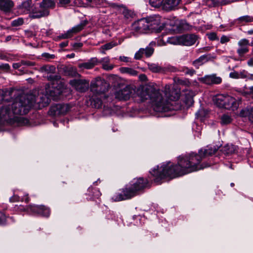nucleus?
<instances>
[{"label":"nucleus","mask_w":253,"mask_h":253,"mask_svg":"<svg viewBox=\"0 0 253 253\" xmlns=\"http://www.w3.org/2000/svg\"><path fill=\"white\" fill-rule=\"evenodd\" d=\"M203 159V156L199 152L198 154L191 153L188 155L179 157L176 165L170 162L164 163L160 167L158 166L150 172L156 182L166 178L172 179L210 167V165L207 163H201Z\"/></svg>","instance_id":"f257e3e1"},{"label":"nucleus","mask_w":253,"mask_h":253,"mask_svg":"<svg viewBox=\"0 0 253 253\" xmlns=\"http://www.w3.org/2000/svg\"><path fill=\"white\" fill-rule=\"evenodd\" d=\"M164 92L166 97L172 102L165 101L160 90L153 85H147L139 89L137 94L142 101L149 100L154 110L157 112L178 110L182 108V105L177 101L180 96V90L177 85L167 84Z\"/></svg>","instance_id":"f03ea898"},{"label":"nucleus","mask_w":253,"mask_h":253,"mask_svg":"<svg viewBox=\"0 0 253 253\" xmlns=\"http://www.w3.org/2000/svg\"><path fill=\"white\" fill-rule=\"evenodd\" d=\"M165 23H161L159 16H150L138 20L134 22L131 26L132 30L136 32H142L149 30L151 32H161L165 29Z\"/></svg>","instance_id":"7ed1b4c3"},{"label":"nucleus","mask_w":253,"mask_h":253,"mask_svg":"<svg viewBox=\"0 0 253 253\" xmlns=\"http://www.w3.org/2000/svg\"><path fill=\"white\" fill-rule=\"evenodd\" d=\"M214 103L220 108L235 110L238 109L241 100H237L234 97L224 94H218L213 99Z\"/></svg>","instance_id":"20e7f679"},{"label":"nucleus","mask_w":253,"mask_h":253,"mask_svg":"<svg viewBox=\"0 0 253 253\" xmlns=\"http://www.w3.org/2000/svg\"><path fill=\"white\" fill-rule=\"evenodd\" d=\"M126 185L133 197L136 195L138 192L150 186L149 180L143 177L135 178Z\"/></svg>","instance_id":"39448f33"},{"label":"nucleus","mask_w":253,"mask_h":253,"mask_svg":"<svg viewBox=\"0 0 253 253\" xmlns=\"http://www.w3.org/2000/svg\"><path fill=\"white\" fill-rule=\"evenodd\" d=\"M24 211L30 214L44 217H48L50 213L49 209L44 205H29L24 209Z\"/></svg>","instance_id":"423d86ee"},{"label":"nucleus","mask_w":253,"mask_h":253,"mask_svg":"<svg viewBox=\"0 0 253 253\" xmlns=\"http://www.w3.org/2000/svg\"><path fill=\"white\" fill-rule=\"evenodd\" d=\"M133 197L127 185L124 188L119 190L112 196V200L114 202H119L121 201L129 199Z\"/></svg>","instance_id":"0eeeda50"},{"label":"nucleus","mask_w":253,"mask_h":253,"mask_svg":"<svg viewBox=\"0 0 253 253\" xmlns=\"http://www.w3.org/2000/svg\"><path fill=\"white\" fill-rule=\"evenodd\" d=\"M166 24L165 29L167 28L166 30H169V32H184L185 31L193 30V27L184 20L177 21L171 29H169L167 27L169 26L168 24L166 23Z\"/></svg>","instance_id":"6e6552de"},{"label":"nucleus","mask_w":253,"mask_h":253,"mask_svg":"<svg viewBox=\"0 0 253 253\" xmlns=\"http://www.w3.org/2000/svg\"><path fill=\"white\" fill-rule=\"evenodd\" d=\"M132 91V88L129 85H127L115 92V98L120 100H127L130 97Z\"/></svg>","instance_id":"1a4fd4ad"},{"label":"nucleus","mask_w":253,"mask_h":253,"mask_svg":"<svg viewBox=\"0 0 253 253\" xmlns=\"http://www.w3.org/2000/svg\"><path fill=\"white\" fill-rule=\"evenodd\" d=\"M199 80L204 84L208 85L218 84L222 82V79L216 76L215 74L207 75L201 78Z\"/></svg>","instance_id":"9d476101"},{"label":"nucleus","mask_w":253,"mask_h":253,"mask_svg":"<svg viewBox=\"0 0 253 253\" xmlns=\"http://www.w3.org/2000/svg\"><path fill=\"white\" fill-rule=\"evenodd\" d=\"M70 83L74 86L77 90L82 92L85 91L89 85V82L83 80H73L70 81Z\"/></svg>","instance_id":"9b49d317"},{"label":"nucleus","mask_w":253,"mask_h":253,"mask_svg":"<svg viewBox=\"0 0 253 253\" xmlns=\"http://www.w3.org/2000/svg\"><path fill=\"white\" fill-rule=\"evenodd\" d=\"M180 45L190 46L194 44L196 41V36L194 34H184L179 36Z\"/></svg>","instance_id":"f8f14e48"},{"label":"nucleus","mask_w":253,"mask_h":253,"mask_svg":"<svg viewBox=\"0 0 253 253\" xmlns=\"http://www.w3.org/2000/svg\"><path fill=\"white\" fill-rule=\"evenodd\" d=\"M54 2L51 0H43L40 4V6L41 8H43L45 9L41 13L40 15H36L35 17H39L48 15L49 14V11L46 9V8L49 7L53 8L54 7Z\"/></svg>","instance_id":"ddd939ff"},{"label":"nucleus","mask_w":253,"mask_h":253,"mask_svg":"<svg viewBox=\"0 0 253 253\" xmlns=\"http://www.w3.org/2000/svg\"><path fill=\"white\" fill-rule=\"evenodd\" d=\"M181 0H165L163 7L166 11H171L177 8Z\"/></svg>","instance_id":"4468645a"},{"label":"nucleus","mask_w":253,"mask_h":253,"mask_svg":"<svg viewBox=\"0 0 253 253\" xmlns=\"http://www.w3.org/2000/svg\"><path fill=\"white\" fill-rule=\"evenodd\" d=\"M86 194L88 196V199L90 200H94L96 199H98L101 196V193L97 188L91 186L88 188Z\"/></svg>","instance_id":"2eb2a0df"},{"label":"nucleus","mask_w":253,"mask_h":253,"mask_svg":"<svg viewBox=\"0 0 253 253\" xmlns=\"http://www.w3.org/2000/svg\"><path fill=\"white\" fill-rule=\"evenodd\" d=\"M217 149L215 146H207L205 149H201L199 151L200 155H202L204 159L208 156H211L215 153Z\"/></svg>","instance_id":"dca6fc26"},{"label":"nucleus","mask_w":253,"mask_h":253,"mask_svg":"<svg viewBox=\"0 0 253 253\" xmlns=\"http://www.w3.org/2000/svg\"><path fill=\"white\" fill-rule=\"evenodd\" d=\"M220 151L225 155L229 156L236 153L237 147L232 144H228L222 147Z\"/></svg>","instance_id":"f3484780"},{"label":"nucleus","mask_w":253,"mask_h":253,"mask_svg":"<svg viewBox=\"0 0 253 253\" xmlns=\"http://www.w3.org/2000/svg\"><path fill=\"white\" fill-rule=\"evenodd\" d=\"M13 6V2L11 0H0V9L4 12H9Z\"/></svg>","instance_id":"a211bd4d"},{"label":"nucleus","mask_w":253,"mask_h":253,"mask_svg":"<svg viewBox=\"0 0 253 253\" xmlns=\"http://www.w3.org/2000/svg\"><path fill=\"white\" fill-rule=\"evenodd\" d=\"M204 3L209 7H215L219 5H224L228 3L227 0H204Z\"/></svg>","instance_id":"6ab92c4d"},{"label":"nucleus","mask_w":253,"mask_h":253,"mask_svg":"<svg viewBox=\"0 0 253 253\" xmlns=\"http://www.w3.org/2000/svg\"><path fill=\"white\" fill-rule=\"evenodd\" d=\"M195 95V93L192 90H187L185 93L184 102L187 107H189L193 104V97Z\"/></svg>","instance_id":"aec40b11"},{"label":"nucleus","mask_w":253,"mask_h":253,"mask_svg":"<svg viewBox=\"0 0 253 253\" xmlns=\"http://www.w3.org/2000/svg\"><path fill=\"white\" fill-rule=\"evenodd\" d=\"M12 89H0V100L9 101L12 98Z\"/></svg>","instance_id":"412c9836"},{"label":"nucleus","mask_w":253,"mask_h":253,"mask_svg":"<svg viewBox=\"0 0 253 253\" xmlns=\"http://www.w3.org/2000/svg\"><path fill=\"white\" fill-rule=\"evenodd\" d=\"M97 63V59L91 58L88 62L79 64L78 67L81 69H90L93 68Z\"/></svg>","instance_id":"4be33fe9"},{"label":"nucleus","mask_w":253,"mask_h":253,"mask_svg":"<svg viewBox=\"0 0 253 253\" xmlns=\"http://www.w3.org/2000/svg\"><path fill=\"white\" fill-rule=\"evenodd\" d=\"M211 59V56L210 55H203L201 56L199 58L194 60L192 64L196 68H199V67L203 65L205 62L208 61Z\"/></svg>","instance_id":"5701e85b"},{"label":"nucleus","mask_w":253,"mask_h":253,"mask_svg":"<svg viewBox=\"0 0 253 253\" xmlns=\"http://www.w3.org/2000/svg\"><path fill=\"white\" fill-rule=\"evenodd\" d=\"M240 114L243 117H247L249 121L253 123V106L242 110Z\"/></svg>","instance_id":"b1692460"},{"label":"nucleus","mask_w":253,"mask_h":253,"mask_svg":"<svg viewBox=\"0 0 253 253\" xmlns=\"http://www.w3.org/2000/svg\"><path fill=\"white\" fill-rule=\"evenodd\" d=\"M103 83V82L101 80H97L95 83H91V89L98 93H103L105 91V89H102V87H100Z\"/></svg>","instance_id":"393cba45"},{"label":"nucleus","mask_w":253,"mask_h":253,"mask_svg":"<svg viewBox=\"0 0 253 253\" xmlns=\"http://www.w3.org/2000/svg\"><path fill=\"white\" fill-rule=\"evenodd\" d=\"M60 107L59 104H56L51 106L48 112L49 116L52 117H57L60 116V112L59 110Z\"/></svg>","instance_id":"a878e982"},{"label":"nucleus","mask_w":253,"mask_h":253,"mask_svg":"<svg viewBox=\"0 0 253 253\" xmlns=\"http://www.w3.org/2000/svg\"><path fill=\"white\" fill-rule=\"evenodd\" d=\"M88 23V21L83 20L79 24L73 27L72 29L68 30L67 32H80L84 29V27Z\"/></svg>","instance_id":"bb28decb"},{"label":"nucleus","mask_w":253,"mask_h":253,"mask_svg":"<svg viewBox=\"0 0 253 253\" xmlns=\"http://www.w3.org/2000/svg\"><path fill=\"white\" fill-rule=\"evenodd\" d=\"M59 110L61 115H64L69 112L72 108L71 105L69 104H59Z\"/></svg>","instance_id":"cd10ccee"},{"label":"nucleus","mask_w":253,"mask_h":253,"mask_svg":"<svg viewBox=\"0 0 253 253\" xmlns=\"http://www.w3.org/2000/svg\"><path fill=\"white\" fill-rule=\"evenodd\" d=\"M90 101L92 106L94 108H99L102 106V101L101 99L96 96H93Z\"/></svg>","instance_id":"c85d7f7f"},{"label":"nucleus","mask_w":253,"mask_h":253,"mask_svg":"<svg viewBox=\"0 0 253 253\" xmlns=\"http://www.w3.org/2000/svg\"><path fill=\"white\" fill-rule=\"evenodd\" d=\"M147 66L149 70L154 73H159L163 71V68L158 64L148 63Z\"/></svg>","instance_id":"c756f323"},{"label":"nucleus","mask_w":253,"mask_h":253,"mask_svg":"<svg viewBox=\"0 0 253 253\" xmlns=\"http://www.w3.org/2000/svg\"><path fill=\"white\" fill-rule=\"evenodd\" d=\"M123 14L124 18L128 21H130L135 16V13L133 11L128 10L126 7L124 8L123 11Z\"/></svg>","instance_id":"7c9ffc66"},{"label":"nucleus","mask_w":253,"mask_h":253,"mask_svg":"<svg viewBox=\"0 0 253 253\" xmlns=\"http://www.w3.org/2000/svg\"><path fill=\"white\" fill-rule=\"evenodd\" d=\"M56 68L53 65H44L41 68V71L42 72H45L47 74L54 73L55 72Z\"/></svg>","instance_id":"2f4dec72"},{"label":"nucleus","mask_w":253,"mask_h":253,"mask_svg":"<svg viewBox=\"0 0 253 253\" xmlns=\"http://www.w3.org/2000/svg\"><path fill=\"white\" fill-rule=\"evenodd\" d=\"M120 71L122 73L127 74L131 76H136L138 72L134 69L129 67H122Z\"/></svg>","instance_id":"473e14b6"},{"label":"nucleus","mask_w":253,"mask_h":253,"mask_svg":"<svg viewBox=\"0 0 253 253\" xmlns=\"http://www.w3.org/2000/svg\"><path fill=\"white\" fill-rule=\"evenodd\" d=\"M13 121L17 122L19 126H26L28 125L29 123V121L24 117H13L12 122Z\"/></svg>","instance_id":"72a5a7b5"},{"label":"nucleus","mask_w":253,"mask_h":253,"mask_svg":"<svg viewBox=\"0 0 253 253\" xmlns=\"http://www.w3.org/2000/svg\"><path fill=\"white\" fill-rule=\"evenodd\" d=\"M64 73L66 75L71 76V77H75L77 74L76 69L73 67H66L64 70Z\"/></svg>","instance_id":"f704fd0d"},{"label":"nucleus","mask_w":253,"mask_h":253,"mask_svg":"<svg viewBox=\"0 0 253 253\" xmlns=\"http://www.w3.org/2000/svg\"><path fill=\"white\" fill-rule=\"evenodd\" d=\"M167 42L170 44L180 45L179 36L169 37L167 39Z\"/></svg>","instance_id":"c9c22d12"},{"label":"nucleus","mask_w":253,"mask_h":253,"mask_svg":"<svg viewBox=\"0 0 253 253\" xmlns=\"http://www.w3.org/2000/svg\"><path fill=\"white\" fill-rule=\"evenodd\" d=\"M232 122L231 116L227 114H224L221 117V124L225 125L230 124Z\"/></svg>","instance_id":"e433bc0d"},{"label":"nucleus","mask_w":253,"mask_h":253,"mask_svg":"<svg viewBox=\"0 0 253 253\" xmlns=\"http://www.w3.org/2000/svg\"><path fill=\"white\" fill-rule=\"evenodd\" d=\"M239 48L237 49V53L240 56H243L249 51L248 46H239Z\"/></svg>","instance_id":"4c0bfd02"},{"label":"nucleus","mask_w":253,"mask_h":253,"mask_svg":"<svg viewBox=\"0 0 253 253\" xmlns=\"http://www.w3.org/2000/svg\"><path fill=\"white\" fill-rule=\"evenodd\" d=\"M47 80L51 82H54L56 81H58L60 80L61 77L59 75L56 74H50L49 75L47 76Z\"/></svg>","instance_id":"58836bf2"},{"label":"nucleus","mask_w":253,"mask_h":253,"mask_svg":"<svg viewBox=\"0 0 253 253\" xmlns=\"http://www.w3.org/2000/svg\"><path fill=\"white\" fill-rule=\"evenodd\" d=\"M163 1L164 0H149V3L153 7H159Z\"/></svg>","instance_id":"ea45409f"},{"label":"nucleus","mask_w":253,"mask_h":253,"mask_svg":"<svg viewBox=\"0 0 253 253\" xmlns=\"http://www.w3.org/2000/svg\"><path fill=\"white\" fill-rule=\"evenodd\" d=\"M72 33H65L64 34H62L61 35L57 36L55 38V40L56 41L60 40L61 39H65L71 38L72 36Z\"/></svg>","instance_id":"a19ab883"},{"label":"nucleus","mask_w":253,"mask_h":253,"mask_svg":"<svg viewBox=\"0 0 253 253\" xmlns=\"http://www.w3.org/2000/svg\"><path fill=\"white\" fill-rule=\"evenodd\" d=\"M241 22H250L253 21V17L248 15L243 16L239 18Z\"/></svg>","instance_id":"79ce46f5"},{"label":"nucleus","mask_w":253,"mask_h":253,"mask_svg":"<svg viewBox=\"0 0 253 253\" xmlns=\"http://www.w3.org/2000/svg\"><path fill=\"white\" fill-rule=\"evenodd\" d=\"M116 45V44L114 42H110L107 43L101 46V48L103 50H109Z\"/></svg>","instance_id":"37998d69"},{"label":"nucleus","mask_w":253,"mask_h":253,"mask_svg":"<svg viewBox=\"0 0 253 253\" xmlns=\"http://www.w3.org/2000/svg\"><path fill=\"white\" fill-rule=\"evenodd\" d=\"M154 52V48L150 47H147L145 49H144V53L145 56L147 57H150Z\"/></svg>","instance_id":"c03bdc74"},{"label":"nucleus","mask_w":253,"mask_h":253,"mask_svg":"<svg viewBox=\"0 0 253 253\" xmlns=\"http://www.w3.org/2000/svg\"><path fill=\"white\" fill-rule=\"evenodd\" d=\"M144 53V49L140 48L134 55V58L136 60H139L142 57Z\"/></svg>","instance_id":"a18cd8bd"},{"label":"nucleus","mask_w":253,"mask_h":253,"mask_svg":"<svg viewBox=\"0 0 253 253\" xmlns=\"http://www.w3.org/2000/svg\"><path fill=\"white\" fill-rule=\"evenodd\" d=\"M23 23V19L21 18H19L16 20H14L11 22V25L13 26H18L21 25Z\"/></svg>","instance_id":"49530a36"},{"label":"nucleus","mask_w":253,"mask_h":253,"mask_svg":"<svg viewBox=\"0 0 253 253\" xmlns=\"http://www.w3.org/2000/svg\"><path fill=\"white\" fill-rule=\"evenodd\" d=\"M238 45L239 46H248L249 45H250V43H249V41L248 40L246 39H243L241 40L238 42Z\"/></svg>","instance_id":"de8ad7c7"},{"label":"nucleus","mask_w":253,"mask_h":253,"mask_svg":"<svg viewBox=\"0 0 253 253\" xmlns=\"http://www.w3.org/2000/svg\"><path fill=\"white\" fill-rule=\"evenodd\" d=\"M207 36L211 41L218 40L216 33H208Z\"/></svg>","instance_id":"09e8293b"},{"label":"nucleus","mask_w":253,"mask_h":253,"mask_svg":"<svg viewBox=\"0 0 253 253\" xmlns=\"http://www.w3.org/2000/svg\"><path fill=\"white\" fill-rule=\"evenodd\" d=\"M10 67L7 63L1 64L0 65V70L7 72L10 70Z\"/></svg>","instance_id":"8fccbe9b"},{"label":"nucleus","mask_w":253,"mask_h":253,"mask_svg":"<svg viewBox=\"0 0 253 253\" xmlns=\"http://www.w3.org/2000/svg\"><path fill=\"white\" fill-rule=\"evenodd\" d=\"M20 201H21V199L20 198V197L19 196L15 195L14 194L13 195V196L9 198V201L10 202H19Z\"/></svg>","instance_id":"3c124183"},{"label":"nucleus","mask_w":253,"mask_h":253,"mask_svg":"<svg viewBox=\"0 0 253 253\" xmlns=\"http://www.w3.org/2000/svg\"><path fill=\"white\" fill-rule=\"evenodd\" d=\"M21 62L22 66H33L35 65L34 62L30 61L21 60Z\"/></svg>","instance_id":"603ef678"},{"label":"nucleus","mask_w":253,"mask_h":253,"mask_svg":"<svg viewBox=\"0 0 253 253\" xmlns=\"http://www.w3.org/2000/svg\"><path fill=\"white\" fill-rule=\"evenodd\" d=\"M6 218V217L5 214L0 211V224H4L5 222Z\"/></svg>","instance_id":"864d4df0"},{"label":"nucleus","mask_w":253,"mask_h":253,"mask_svg":"<svg viewBox=\"0 0 253 253\" xmlns=\"http://www.w3.org/2000/svg\"><path fill=\"white\" fill-rule=\"evenodd\" d=\"M239 79H245L248 77V72L245 70H243L239 73Z\"/></svg>","instance_id":"5fc2aeb1"},{"label":"nucleus","mask_w":253,"mask_h":253,"mask_svg":"<svg viewBox=\"0 0 253 253\" xmlns=\"http://www.w3.org/2000/svg\"><path fill=\"white\" fill-rule=\"evenodd\" d=\"M229 40H230V38L229 37L223 35L221 37L220 42L221 43H226V42H229Z\"/></svg>","instance_id":"6e6d98bb"},{"label":"nucleus","mask_w":253,"mask_h":253,"mask_svg":"<svg viewBox=\"0 0 253 253\" xmlns=\"http://www.w3.org/2000/svg\"><path fill=\"white\" fill-rule=\"evenodd\" d=\"M195 72H196L194 69H189L187 68L186 69L185 71V74L189 75L190 76H192L193 75H194L195 73Z\"/></svg>","instance_id":"4d7b16f0"},{"label":"nucleus","mask_w":253,"mask_h":253,"mask_svg":"<svg viewBox=\"0 0 253 253\" xmlns=\"http://www.w3.org/2000/svg\"><path fill=\"white\" fill-rule=\"evenodd\" d=\"M239 72H233L230 73V77L234 79H239Z\"/></svg>","instance_id":"13d9d810"},{"label":"nucleus","mask_w":253,"mask_h":253,"mask_svg":"<svg viewBox=\"0 0 253 253\" xmlns=\"http://www.w3.org/2000/svg\"><path fill=\"white\" fill-rule=\"evenodd\" d=\"M102 68L105 70H111L113 68V66L112 65L103 64L102 65Z\"/></svg>","instance_id":"bf43d9fd"},{"label":"nucleus","mask_w":253,"mask_h":253,"mask_svg":"<svg viewBox=\"0 0 253 253\" xmlns=\"http://www.w3.org/2000/svg\"><path fill=\"white\" fill-rule=\"evenodd\" d=\"M22 66V65L21 61L18 63H14L13 64V65H12L13 68L14 69H18L20 68Z\"/></svg>","instance_id":"052dcab7"},{"label":"nucleus","mask_w":253,"mask_h":253,"mask_svg":"<svg viewBox=\"0 0 253 253\" xmlns=\"http://www.w3.org/2000/svg\"><path fill=\"white\" fill-rule=\"evenodd\" d=\"M139 78L142 81H146L147 80V76L145 74L140 75Z\"/></svg>","instance_id":"680f3d73"},{"label":"nucleus","mask_w":253,"mask_h":253,"mask_svg":"<svg viewBox=\"0 0 253 253\" xmlns=\"http://www.w3.org/2000/svg\"><path fill=\"white\" fill-rule=\"evenodd\" d=\"M24 197H25V198H21V201H24L26 203H29V201H30V198L28 197V194H26L24 196Z\"/></svg>","instance_id":"e2e57ef3"},{"label":"nucleus","mask_w":253,"mask_h":253,"mask_svg":"<svg viewBox=\"0 0 253 253\" xmlns=\"http://www.w3.org/2000/svg\"><path fill=\"white\" fill-rule=\"evenodd\" d=\"M120 59L121 61L127 62L129 61V58L126 56H120Z\"/></svg>","instance_id":"0e129e2a"},{"label":"nucleus","mask_w":253,"mask_h":253,"mask_svg":"<svg viewBox=\"0 0 253 253\" xmlns=\"http://www.w3.org/2000/svg\"><path fill=\"white\" fill-rule=\"evenodd\" d=\"M249 90V92H247V94L250 95L253 98V86L250 87Z\"/></svg>","instance_id":"69168bd1"},{"label":"nucleus","mask_w":253,"mask_h":253,"mask_svg":"<svg viewBox=\"0 0 253 253\" xmlns=\"http://www.w3.org/2000/svg\"><path fill=\"white\" fill-rule=\"evenodd\" d=\"M68 42H62L60 43V46L61 47H65L68 45Z\"/></svg>","instance_id":"338daca9"},{"label":"nucleus","mask_w":253,"mask_h":253,"mask_svg":"<svg viewBox=\"0 0 253 253\" xmlns=\"http://www.w3.org/2000/svg\"><path fill=\"white\" fill-rule=\"evenodd\" d=\"M7 58L6 55L0 52V59L7 60Z\"/></svg>","instance_id":"774afa93"}]
</instances>
